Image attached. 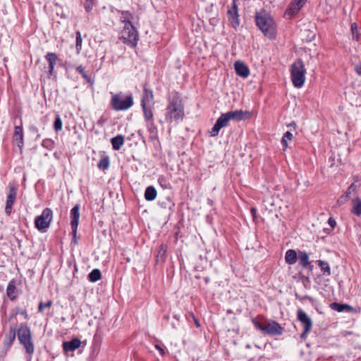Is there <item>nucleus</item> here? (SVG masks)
Instances as JSON below:
<instances>
[{
	"mask_svg": "<svg viewBox=\"0 0 361 361\" xmlns=\"http://www.w3.org/2000/svg\"><path fill=\"white\" fill-rule=\"evenodd\" d=\"M184 107L182 99L178 94H174L169 99L165 114V119L168 123H178L184 118Z\"/></svg>",
	"mask_w": 361,
	"mask_h": 361,
	"instance_id": "nucleus-1",
	"label": "nucleus"
},
{
	"mask_svg": "<svg viewBox=\"0 0 361 361\" xmlns=\"http://www.w3.org/2000/svg\"><path fill=\"white\" fill-rule=\"evenodd\" d=\"M255 22L258 28L268 38L273 39L276 35V24L271 16L264 11L255 13Z\"/></svg>",
	"mask_w": 361,
	"mask_h": 361,
	"instance_id": "nucleus-2",
	"label": "nucleus"
},
{
	"mask_svg": "<svg viewBox=\"0 0 361 361\" xmlns=\"http://www.w3.org/2000/svg\"><path fill=\"white\" fill-rule=\"evenodd\" d=\"M306 70L302 60L298 59L291 66V80L293 85L301 87L305 81Z\"/></svg>",
	"mask_w": 361,
	"mask_h": 361,
	"instance_id": "nucleus-3",
	"label": "nucleus"
},
{
	"mask_svg": "<svg viewBox=\"0 0 361 361\" xmlns=\"http://www.w3.org/2000/svg\"><path fill=\"white\" fill-rule=\"evenodd\" d=\"M18 339L24 346L27 353L32 354L34 352V345L31 341V331L30 328L25 324H21L17 331Z\"/></svg>",
	"mask_w": 361,
	"mask_h": 361,
	"instance_id": "nucleus-4",
	"label": "nucleus"
},
{
	"mask_svg": "<svg viewBox=\"0 0 361 361\" xmlns=\"http://www.w3.org/2000/svg\"><path fill=\"white\" fill-rule=\"evenodd\" d=\"M111 104L115 111H126L133 105V97L132 94L123 97L121 93L116 94L112 96Z\"/></svg>",
	"mask_w": 361,
	"mask_h": 361,
	"instance_id": "nucleus-5",
	"label": "nucleus"
},
{
	"mask_svg": "<svg viewBox=\"0 0 361 361\" xmlns=\"http://www.w3.org/2000/svg\"><path fill=\"white\" fill-rule=\"evenodd\" d=\"M121 35V38L124 43L133 47L137 45L139 39L138 32L132 23L124 25Z\"/></svg>",
	"mask_w": 361,
	"mask_h": 361,
	"instance_id": "nucleus-6",
	"label": "nucleus"
},
{
	"mask_svg": "<svg viewBox=\"0 0 361 361\" xmlns=\"http://www.w3.org/2000/svg\"><path fill=\"white\" fill-rule=\"evenodd\" d=\"M53 213L51 209L46 208L41 215L36 217L35 224L39 231H44L47 228L51 221Z\"/></svg>",
	"mask_w": 361,
	"mask_h": 361,
	"instance_id": "nucleus-7",
	"label": "nucleus"
},
{
	"mask_svg": "<svg viewBox=\"0 0 361 361\" xmlns=\"http://www.w3.org/2000/svg\"><path fill=\"white\" fill-rule=\"evenodd\" d=\"M255 325L262 331L271 336L281 335L282 334L283 330L281 325L276 322H269L264 326H262L259 323L256 322Z\"/></svg>",
	"mask_w": 361,
	"mask_h": 361,
	"instance_id": "nucleus-8",
	"label": "nucleus"
},
{
	"mask_svg": "<svg viewBox=\"0 0 361 361\" xmlns=\"http://www.w3.org/2000/svg\"><path fill=\"white\" fill-rule=\"evenodd\" d=\"M298 319L304 325V331L301 334L300 337L305 340L308 333L312 326V321L311 318L302 310L298 311Z\"/></svg>",
	"mask_w": 361,
	"mask_h": 361,
	"instance_id": "nucleus-9",
	"label": "nucleus"
},
{
	"mask_svg": "<svg viewBox=\"0 0 361 361\" xmlns=\"http://www.w3.org/2000/svg\"><path fill=\"white\" fill-rule=\"evenodd\" d=\"M230 118L226 113L222 114L217 119L216 123L210 131L211 136H216L219 130L224 127H227L229 125Z\"/></svg>",
	"mask_w": 361,
	"mask_h": 361,
	"instance_id": "nucleus-10",
	"label": "nucleus"
},
{
	"mask_svg": "<svg viewBox=\"0 0 361 361\" xmlns=\"http://www.w3.org/2000/svg\"><path fill=\"white\" fill-rule=\"evenodd\" d=\"M230 121H240L250 118L251 113L249 111L235 110L226 112Z\"/></svg>",
	"mask_w": 361,
	"mask_h": 361,
	"instance_id": "nucleus-11",
	"label": "nucleus"
},
{
	"mask_svg": "<svg viewBox=\"0 0 361 361\" xmlns=\"http://www.w3.org/2000/svg\"><path fill=\"white\" fill-rule=\"evenodd\" d=\"M80 206L79 204H76L73 207V208L71 211V228H72V233L73 234L74 238L76 236L77 233V228L79 223V218H80ZM74 241L75 242V240L74 239Z\"/></svg>",
	"mask_w": 361,
	"mask_h": 361,
	"instance_id": "nucleus-12",
	"label": "nucleus"
},
{
	"mask_svg": "<svg viewBox=\"0 0 361 361\" xmlns=\"http://www.w3.org/2000/svg\"><path fill=\"white\" fill-rule=\"evenodd\" d=\"M229 20L233 27L239 25L237 0H233L232 7L228 9Z\"/></svg>",
	"mask_w": 361,
	"mask_h": 361,
	"instance_id": "nucleus-13",
	"label": "nucleus"
},
{
	"mask_svg": "<svg viewBox=\"0 0 361 361\" xmlns=\"http://www.w3.org/2000/svg\"><path fill=\"white\" fill-rule=\"evenodd\" d=\"M17 195L16 188L13 186L10 187L9 193L7 197L6 204L5 207V212L7 215H10L11 212L12 206L16 200Z\"/></svg>",
	"mask_w": 361,
	"mask_h": 361,
	"instance_id": "nucleus-14",
	"label": "nucleus"
},
{
	"mask_svg": "<svg viewBox=\"0 0 361 361\" xmlns=\"http://www.w3.org/2000/svg\"><path fill=\"white\" fill-rule=\"evenodd\" d=\"M234 68L236 74L243 78H247L250 75L249 68L245 63L240 61L235 62Z\"/></svg>",
	"mask_w": 361,
	"mask_h": 361,
	"instance_id": "nucleus-15",
	"label": "nucleus"
},
{
	"mask_svg": "<svg viewBox=\"0 0 361 361\" xmlns=\"http://www.w3.org/2000/svg\"><path fill=\"white\" fill-rule=\"evenodd\" d=\"M154 94L152 90L144 87L141 106H154Z\"/></svg>",
	"mask_w": 361,
	"mask_h": 361,
	"instance_id": "nucleus-16",
	"label": "nucleus"
},
{
	"mask_svg": "<svg viewBox=\"0 0 361 361\" xmlns=\"http://www.w3.org/2000/svg\"><path fill=\"white\" fill-rule=\"evenodd\" d=\"M278 201V197H274L273 195H269L263 200V203L267 210L269 212H273L276 209Z\"/></svg>",
	"mask_w": 361,
	"mask_h": 361,
	"instance_id": "nucleus-17",
	"label": "nucleus"
},
{
	"mask_svg": "<svg viewBox=\"0 0 361 361\" xmlns=\"http://www.w3.org/2000/svg\"><path fill=\"white\" fill-rule=\"evenodd\" d=\"M13 141L20 149L23 147V131L21 126H16L13 133Z\"/></svg>",
	"mask_w": 361,
	"mask_h": 361,
	"instance_id": "nucleus-18",
	"label": "nucleus"
},
{
	"mask_svg": "<svg viewBox=\"0 0 361 361\" xmlns=\"http://www.w3.org/2000/svg\"><path fill=\"white\" fill-rule=\"evenodd\" d=\"M6 295L8 298L11 300H14L18 297V290L16 288V281L12 279L9 281L7 288H6Z\"/></svg>",
	"mask_w": 361,
	"mask_h": 361,
	"instance_id": "nucleus-19",
	"label": "nucleus"
},
{
	"mask_svg": "<svg viewBox=\"0 0 361 361\" xmlns=\"http://www.w3.org/2000/svg\"><path fill=\"white\" fill-rule=\"evenodd\" d=\"M81 345V341L78 338H73L70 341L63 343V348L65 351H73L78 348Z\"/></svg>",
	"mask_w": 361,
	"mask_h": 361,
	"instance_id": "nucleus-20",
	"label": "nucleus"
},
{
	"mask_svg": "<svg viewBox=\"0 0 361 361\" xmlns=\"http://www.w3.org/2000/svg\"><path fill=\"white\" fill-rule=\"evenodd\" d=\"M45 59L49 63V73L50 75H52L54 66L58 59L57 55L55 53L49 52L47 54V55L45 56Z\"/></svg>",
	"mask_w": 361,
	"mask_h": 361,
	"instance_id": "nucleus-21",
	"label": "nucleus"
},
{
	"mask_svg": "<svg viewBox=\"0 0 361 361\" xmlns=\"http://www.w3.org/2000/svg\"><path fill=\"white\" fill-rule=\"evenodd\" d=\"M111 142L114 149L119 150L124 144V137L122 135H118L111 138Z\"/></svg>",
	"mask_w": 361,
	"mask_h": 361,
	"instance_id": "nucleus-22",
	"label": "nucleus"
},
{
	"mask_svg": "<svg viewBox=\"0 0 361 361\" xmlns=\"http://www.w3.org/2000/svg\"><path fill=\"white\" fill-rule=\"evenodd\" d=\"M286 262L289 264H294L297 261V253L294 250H288L286 252Z\"/></svg>",
	"mask_w": 361,
	"mask_h": 361,
	"instance_id": "nucleus-23",
	"label": "nucleus"
},
{
	"mask_svg": "<svg viewBox=\"0 0 361 361\" xmlns=\"http://www.w3.org/2000/svg\"><path fill=\"white\" fill-rule=\"evenodd\" d=\"M331 307L333 310L338 312H343V311H348V312H350V311H352L353 310V308L348 305H346V304H338L337 302H333L331 303Z\"/></svg>",
	"mask_w": 361,
	"mask_h": 361,
	"instance_id": "nucleus-24",
	"label": "nucleus"
},
{
	"mask_svg": "<svg viewBox=\"0 0 361 361\" xmlns=\"http://www.w3.org/2000/svg\"><path fill=\"white\" fill-rule=\"evenodd\" d=\"M157 197V190L153 186H148L145 192V198L147 201H152Z\"/></svg>",
	"mask_w": 361,
	"mask_h": 361,
	"instance_id": "nucleus-25",
	"label": "nucleus"
},
{
	"mask_svg": "<svg viewBox=\"0 0 361 361\" xmlns=\"http://www.w3.org/2000/svg\"><path fill=\"white\" fill-rule=\"evenodd\" d=\"M166 255V247L164 245L161 244L159 247L158 253L157 255V262H163L165 260Z\"/></svg>",
	"mask_w": 361,
	"mask_h": 361,
	"instance_id": "nucleus-26",
	"label": "nucleus"
},
{
	"mask_svg": "<svg viewBox=\"0 0 361 361\" xmlns=\"http://www.w3.org/2000/svg\"><path fill=\"white\" fill-rule=\"evenodd\" d=\"M298 259L300 262V264L305 268L307 267L309 265V256L306 252L301 251L299 252L298 254Z\"/></svg>",
	"mask_w": 361,
	"mask_h": 361,
	"instance_id": "nucleus-27",
	"label": "nucleus"
},
{
	"mask_svg": "<svg viewBox=\"0 0 361 361\" xmlns=\"http://www.w3.org/2000/svg\"><path fill=\"white\" fill-rule=\"evenodd\" d=\"M352 212L358 216L361 215V200L360 198L357 197L353 201Z\"/></svg>",
	"mask_w": 361,
	"mask_h": 361,
	"instance_id": "nucleus-28",
	"label": "nucleus"
},
{
	"mask_svg": "<svg viewBox=\"0 0 361 361\" xmlns=\"http://www.w3.org/2000/svg\"><path fill=\"white\" fill-rule=\"evenodd\" d=\"M317 264L319 267L321 268V270L323 271L324 274L327 276L331 275V269L328 262L322 260H318Z\"/></svg>",
	"mask_w": 361,
	"mask_h": 361,
	"instance_id": "nucleus-29",
	"label": "nucleus"
},
{
	"mask_svg": "<svg viewBox=\"0 0 361 361\" xmlns=\"http://www.w3.org/2000/svg\"><path fill=\"white\" fill-rule=\"evenodd\" d=\"M16 330L14 329L11 328L8 334L5 337V339H4L5 344H6L8 345H11L16 338Z\"/></svg>",
	"mask_w": 361,
	"mask_h": 361,
	"instance_id": "nucleus-30",
	"label": "nucleus"
},
{
	"mask_svg": "<svg viewBox=\"0 0 361 361\" xmlns=\"http://www.w3.org/2000/svg\"><path fill=\"white\" fill-rule=\"evenodd\" d=\"M154 106H142V109L144 113L145 118L147 121H150L153 118L152 108Z\"/></svg>",
	"mask_w": 361,
	"mask_h": 361,
	"instance_id": "nucleus-31",
	"label": "nucleus"
},
{
	"mask_svg": "<svg viewBox=\"0 0 361 361\" xmlns=\"http://www.w3.org/2000/svg\"><path fill=\"white\" fill-rule=\"evenodd\" d=\"M88 279L92 282H96L101 279V271L98 269H93L88 276Z\"/></svg>",
	"mask_w": 361,
	"mask_h": 361,
	"instance_id": "nucleus-32",
	"label": "nucleus"
},
{
	"mask_svg": "<svg viewBox=\"0 0 361 361\" xmlns=\"http://www.w3.org/2000/svg\"><path fill=\"white\" fill-rule=\"evenodd\" d=\"M133 18L132 14L128 11H122L121 16V21L125 23L124 25H127L128 23H131V19Z\"/></svg>",
	"mask_w": 361,
	"mask_h": 361,
	"instance_id": "nucleus-33",
	"label": "nucleus"
},
{
	"mask_svg": "<svg viewBox=\"0 0 361 361\" xmlns=\"http://www.w3.org/2000/svg\"><path fill=\"white\" fill-rule=\"evenodd\" d=\"M109 166V159L108 157L102 158L98 162V168L102 170H106Z\"/></svg>",
	"mask_w": 361,
	"mask_h": 361,
	"instance_id": "nucleus-34",
	"label": "nucleus"
},
{
	"mask_svg": "<svg viewBox=\"0 0 361 361\" xmlns=\"http://www.w3.org/2000/svg\"><path fill=\"white\" fill-rule=\"evenodd\" d=\"M300 4H297L295 1L290 5L288 12L290 15L296 14L298 11L302 8Z\"/></svg>",
	"mask_w": 361,
	"mask_h": 361,
	"instance_id": "nucleus-35",
	"label": "nucleus"
},
{
	"mask_svg": "<svg viewBox=\"0 0 361 361\" xmlns=\"http://www.w3.org/2000/svg\"><path fill=\"white\" fill-rule=\"evenodd\" d=\"M293 137V135L292 134V133H290V131H287L283 136L282 137V140H281V142H282V145L284 147H286L288 146V143H287V141L288 140H291Z\"/></svg>",
	"mask_w": 361,
	"mask_h": 361,
	"instance_id": "nucleus-36",
	"label": "nucleus"
},
{
	"mask_svg": "<svg viewBox=\"0 0 361 361\" xmlns=\"http://www.w3.org/2000/svg\"><path fill=\"white\" fill-rule=\"evenodd\" d=\"M76 71L81 74L82 78L87 80L88 82H91V78L87 74V73L85 71L84 68L82 66H79L76 68Z\"/></svg>",
	"mask_w": 361,
	"mask_h": 361,
	"instance_id": "nucleus-37",
	"label": "nucleus"
},
{
	"mask_svg": "<svg viewBox=\"0 0 361 361\" xmlns=\"http://www.w3.org/2000/svg\"><path fill=\"white\" fill-rule=\"evenodd\" d=\"M350 30H351V32H352L353 39L358 40L359 35H358V32H357V25L355 23H354L351 25Z\"/></svg>",
	"mask_w": 361,
	"mask_h": 361,
	"instance_id": "nucleus-38",
	"label": "nucleus"
},
{
	"mask_svg": "<svg viewBox=\"0 0 361 361\" xmlns=\"http://www.w3.org/2000/svg\"><path fill=\"white\" fill-rule=\"evenodd\" d=\"M54 130L58 132L62 129V121L60 118L59 115H56L54 123Z\"/></svg>",
	"mask_w": 361,
	"mask_h": 361,
	"instance_id": "nucleus-39",
	"label": "nucleus"
},
{
	"mask_svg": "<svg viewBox=\"0 0 361 361\" xmlns=\"http://www.w3.org/2000/svg\"><path fill=\"white\" fill-rule=\"evenodd\" d=\"M52 305V302L51 300L47 301V302H41L39 304L38 310L39 312H42L44 309L47 307L49 308Z\"/></svg>",
	"mask_w": 361,
	"mask_h": 361,
	"instance_id": "nucleus-40",
	"label": "nucleus"
},
{
	"mask_svg": "<svg viewBox=\"0 0 361 361\" xmlns=\"http://www.w3.org/2000/svg\"><path fill=\"white\" fill-rule=\"evenodd\" d=\"M82 37L80 32L79 31L76 32V49L78 52H79L81 49L82 47Z\"/></svg>",
	"mask_w": 361,
	"mask_h": 361,
	"instance_id": "nucleus-41",
	"label": "nucleus"
},
{
	"mask_svg": "<svg viewBox=\"0 0 361 361\" xmlns=\"http://www.w3.org/2000/svg\"><path fill=\"white\" fill-rule=\"evenodd\" d=\"M94 6V0H85L84 6L87 12H90L92 10Z\"/></svg>",
	"mask_w": 361,
	"mask_h": 361,
	"instance_id": "nucleus-42",
	"label": "nucleus"
},
{
	"mask_svg": "<svg viewBox=\"0 0 361 361\" xmlns=\"http://www.w3.org/2000/svg\"><path fill=\"white\" fill-rule=\"evenodd\" d=\"M158 180L162 188H169V184L167 183L166 180L164 176H160Z\"/></svg>",
	"mask_w": 361,
	"mask_h": 361,
	"instance_id": "nucleus-43",
	"label": "nucleus"
},
{
	"mask_svg": "<svg viewBox=\"0 0 361 361\" xmlns=\"http://www.w3.org/2000/svg\"><path fill=\"white\" fill-rule=\"evenodd\" d=\"M348 199V192H345L344 195H342L338 198L337 203L339 205H341V204H344L345 202H346Z\"/></svg>",
	"mask_w": 361,
	"mask_h": 361,
	"instance_id": "nucleus-44",
	"label": "nucleus"
},
{
	"mask_svg": "<svg viewBox=\"0 0 361 361\" xmlns=\"http://www.w3.org/2000/svg\"><path fill=\"white\" fill-rule=\"evenodd\" d=\"M355 189V185L353 183L350 185L348 190L345 192H348V197H349V195L351 193L352 191H354Z\"/></svg>",
	"mask_w": 361,
	"mask_h": 361,
	"instance_id": "nucleus-45",
	"label": "nucleus"
},
{
	"mask_svg": "<svg viewBox=\"0 0 361 361\" xmlns=\"http://www.w3.org/2000/svg\"><path fill=\"white\" fill-rule=\"evenodd\" d=\"M355 70L359 75H361V62L355 66Z\"/></svg>",
	"mask_w": 361,
	"mask_h": 361,
	"instance_id": "nucleus-46",
	"label": "nucleus"
},
{
	"mask_svg": "<svg viewBox=\"0 0 361 361\" xmlns=\"http://www.w3.org/2000/svg\"><path fill=\"white\" fill-rule=\"evenodd\" d=\"M18 313L23 315L26 319H28V314H27V311L25 310H18Z\"/></svg>",
	"mask_w": 361,
	"mask_h": 361,
	"instance_id": "nucleus-47",
	"label": "nucleus"
},
{
	"mask_svg": "<svg viewBox=\"0 0 361 361\" xmlns=\"http://www.w3.org/2000/svg\"><path fill=\"white\" fill-rule=\"evenodd\" d=\"M155 348L159 351V353L161 355H164V354H165L164 350L161 346H159V345H156Z\"/></svg>",
	"mask_w": 361,
	"mask_h": 361,
	"instance_id": "nucleus-48",
	"label": "nucleus"
},
{
	"mask_svg": "<svg viewBox=\"0 0 361 361\" xmlns=\"http://www.w3.org/2000/svg\"><path fill=\"white\" fill-rule=\"evenodd\" d=\"M328 222L331 227H334L336 225V221L332 218H329Z\"/></svg>",
	"mask_w": 361,
	"mask_h": 361,
	"instance_id": "nucleus-49",
	"label": "nucleus"
},
{
	"mask_svg": "<svg viewBox=\"0 0 361 361\" xmlns=\"http://www.w3.org/2000/svg\"><path fill=\"white\" fill-rule=\"evenodd\" d=\"M306 1L307 0H295V1L297 2V4H300L301 6H303Z\"/></svg>",
	"mask_w": 361,
	"mask_h": 361,
	"instance_id": "nucleus-50",
	"label": "nucleus"
},
{
	"mask_svg": "<svg viewBox=\"0 0 361 361\" xmlns=\"http://www.w3.org/2000/svg\"><path fill=\"white\" fill-rule=\"evenodd\" d=\"M30 130L32 132L35 133H38V129H37V128L36 126H31V127L30 128Z\"/></svg>",
	"mask_w": 361,
	"mask_h": 361,
	"instance_id": "nucleus-51",
	"label": "nucleus"
},
{
	"mask_svg": "<svg viewBox=\"0 0 361 361\" xmlns=\"http://www.w3.org/2000/svg\"><path fill=\"white\" fill-rule=\"evenodd\" d=\"M251 213H252V214L253 217H254V218H255V216H256V213H257V210H256V209H255V208H252V209H251Z\"/></svg>",
	"mask_w": 361,
	"mask_h": 361,
	"instance_id": "nucleus-52",
	"label": "nucleus"
},
{
	"mask_svg": "<svg viewBox=\"0 0 361 361\" xmlns=\"http://www.w3.org/2000/svg\"><path fill=\"white\" fill-rule=\"evenodd\" d=\"M288 126L293 127V128H295L296 124L295 122H291Z\"/></svg>",
	"mask_w": 361,
	"mask_h": 361,
	"instance_id": "nucleus-53",
	"label": "nucleus"
},
{
	"mask_svg": "<svg viewBox=\"0 0 361 361\" xmlns=\"http://www.w3.org/2000/svg\"><path fill=\"white\" fill-rule=\"evenodd\" d=\"M192 317H194V320H195V324H196L197 326H200V323H199L198 320H197V319H196L193 315H192Z\"/></svg>",
	"mask_w": 361,
	"mask_h": 361,
	"instance_id": "nucleus-54",
	"label": "nucleus"
}]
</instances>
